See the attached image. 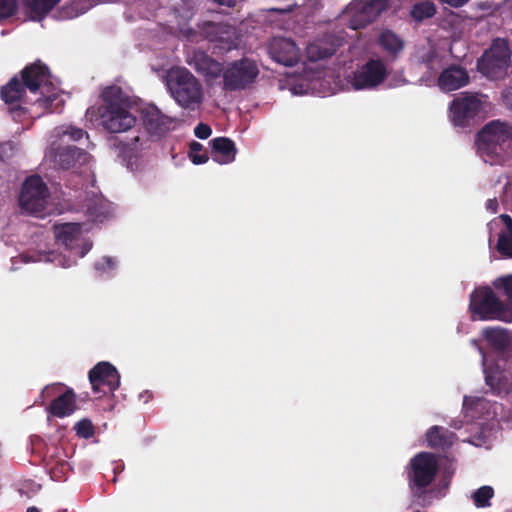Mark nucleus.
Instances as JSON below:
<instances>
[{"instance_id": "49", "label": "nucleus", "mask_w": 512, "mask_h": 512, "mask_svg": "<svg viewBox=\"0 0 512 512\" xmlns=\"http://www.w3.org/2000/svg\"><path fill=\"white\" fill-rule=\"evenodd\" d=\"M207 160H208V157L206 155H199V156L193 155L192 156V161L195 164H202V163H205Z\"/></svg>"}, {"instance_id": "5", "label": "nucleus", "mask_w": 512, "mask_h": 512, "mask_svg": "<svg viewBox=\"0 0 512 512\" xmlns=\"http://www.w3.org/2000/svg\"><path fill=\"white\" fill-rule=\"evenodd\" d=\"M166 86L175 102L186 110L195 111L203 103L202 84L186 68H171L166 75Z\"/></svg>"}, {"instance_id": "14", "label": "nucleus", "mask_w": 512, "mask_h": 512, "mask_svg": "<svg viewBox=\"0 0 512 512\" xmlns=\"http://www.w3.org/2000/svg\"><path fill=\"white\" fill-rule=\"evenodd\" d=\"M483 108L482 96L477 93H463L450 105L451 120L457 126H466Z\"/></svg>"}, {"instance_id": "44", "label": "nucleus", "mask_w": 512, "mask_h": 512, "mask_svg": "<svg viewBox=\"0 0 512 512\" xmlns=\"http://www.w3.org/2000/svg\"><path fill=\"white\" fill-rule=\"evenodd\" d=\"M69 464L65 461H62V462H59L57 464V467H51L50 468V473H51V477L54 478L56 477V471L59 469L61 473L64 472V470H66L68 468Z\"/></svg>"}, {"instance_id": "21", "label": "nucleus", "mask_w": 512, "mask_h": 512, "mask_svg": "<svg viewBox=\"0 0 512 512\" xmlns=\"http://www.w3.org/2000/svg\"><path fill=\"white\" fill-rule=\"evenodd\" d=\"M201 30L210 41L225 44L227 48H230L236 39L235 28L226 23L206 22Z\"/></svg>"}, {"instance_id": "7", "label": "nucleus", "mask_w": 512, "mask_h": 512, "mask_svg": "<svg viewBox=\"0 0 512 512\" xmlns=\"http://www.w3.org/2000/svg\"><path fill=\"white\" fill-rule=\"evenodd\" d=\"M470 307L481 320L510 321L512 319L510 303L506 304L500 300L494 290H473L470 295Z\"/></svg>"}, {"instance_id": "9", "label": "nucleus", "mask_w": 512, "mask_h": 512, "mask_svg": "<svg viewBox=\"0 0 512 512\" xmlns=\"http://www.w3.org/2000/svg\"><path fill=\"white\" fill-rule=\"evenodd\" d=\"M259 75V68L255 61L242 58L233 61L224 68L223 89L226 91H240L253 84Z\"/></svg>"}, {"instance_id": "23", "label": "nucleus", "mask_w": 512, "mask_h": 512, "mask_svg": "<svg viewBox=\"0 0 512 512\" xmlns=\"http://www.w3.org/2000/svg\"><path fill=\"white\" fill-rule=\"evenodd\" d=\"M76 408V395L73 389L67 388L51 401L48 411L55 417L63 418L72 415Z\"/></svg>"}, {"instance_id": "39", "label": "nucleus", "mask_w": 512, "mask_h": 512, "mask_svg": "<svg viewBox=\"0 0 512 512\" xmlns=\"http://www.w3.org/2000/svg\"><path fill=\"white\" fill-rule=\"evenodd\" d=\"M63 387V384H51L47 385L41 392L40 398L42 399V402H44L46 399L54 396L58 390H60Z\"/></svg>"}, {"instance_id": "22", "label": "nucleus", "mask_w": 512, "mask_h": 512, "mask_svg": "<svg viewBox=\"0 0 512 512\" xmlns=\"http://www.w3.org/2000/svg\"><path fill=\"white\" fill-rule=\"evenodd\" d=\"M414 58L430 71H437L443 64L439 48L430 41L417 47Z\"/></svg>"}, {"instance_id": "32", "label": "nucleus", "mask_w": 512, "mask_h": 512, "mask_svg": "<svg viewBox=\"0 0 512 512\" xmlns=\"http://www.w3.org/2000/svg\"><path fill=\"white\" fill-rule=\"evenodd\" d=\"M379 42L385 50L392 54H396L403 49V41L391 31L382 32Z\"/></svg>"}, {"instance_id": "20", "label": "nucleus", "mask_w": 512, "mask_h": 512, "mask_svg": "<svg viewBox=\"0 0 512 512\" xmlns=\"http://www.w3.org/2000/svg\"><path fill=\"white\" fill-rule=\"evenodd\" d=\"M90 159L91 157L86 151L74 146L59 148L54 155L55 163L63 169L87 165Z\"/></svg>"}, {"instance_id": "33", "label": "nucleus", "mask_w": 512, "mask_h": 512, "mask_svg": "<svg viewBox=\"0 0 512 512\" xmlns=\"http://www.w3.org/2000/svg\"><path fill=\"white\" fill-rule=\"evenodd\" d=\"M494 496V489L491 486H481L472 494V500L477 508L491 506V499Z\"/></svg>"}, {"instance_id": "18", "label": "nucleus", "mask_w": 512, "mask_h": 512, "mask_svg": "<svg viewBox=\"0 0 512 512\" xmlns=\"http://www.w3.org/2000/svg\"><path fill=\"white\" fill-rule=\"evenodd\" d=\"M470 81L467 70L459 65L445 68L438 77V86L443 92H451L466 86Z\"/></svg>"}, {"instance_id": "43", "label": "nucleus", "mask_w": 512, "mask_h": 512, "mask_svg": "<svg viewBox=\"0 0 512 512\" xmlns=\"http://www.w3.org/2000/svg\"><path fill=\"white\" fill-rule=\"evenodd\" d=\"M502 100L504 105L512 110V89H507L503 92Z\"/></svg>"}, {"instance_id": "1", "label": "nucleus", "mask_w": 512, "mask_h": 512, "mask_svg": "<svg viewBox=\"0 0 512 512\" xmlns=\"http://www.w3.org/2000/svg\"><path fill=\"white\" fill-rule=\"evenodd\" d=\"M1 98L6 104L16 105L15 110L23 109L22 104H32L48 110L56 111L53 103L59 98V90L53 84L46 65L35 62L21 72V81L13 77L1 88Z\"/></svg>"}, {"instance_id": "34", "label": "nucleus", "mask_w": 512, "mask_h": 512, "mask_svg": "<svg viewBox=\"0 0 512 512\" xmlns=\"http://www.w3.org/2000/svg\"><path fill=\"white\" fill-rule=\"evenodd\" d=\"M56 133L60 137L67 136L72 141H79L83 137L88 138V134L83 129L74 126L58 127Z\"/></svg>"}, {"instance_id": "2", "label": "nucleus", "mask_w": 512, "mask_h": 512, "mask_svg": "<svg viewBox=\"0 0 512 512\" xmlns=\"http://www.w3.org/2000/svg\"><path fill=\"white\" fill-rule=\"evenodd\" d=\"M103 105L90 107L86 119L98 118L99 124L110 133L125 132L136 124V116L131 112L132 101L118 86L106 87L102 94Z\"/></svg>"}, {"instance_id": "31", "label": "nucleus", "mask_w": 512, "mask_h": 512, "mask_svg": "<svg viewBox=\"0 0 512 512\" xmlns=\"http://www.w3.org/2000/svg\"><path fill=\"white\" fill-rule=\"evenodd\" d=\"M435 13L436 7L431 1H422L413 5L410 12L412 18L418 22L433 17Z\"/></svg>"}, {"instance_id": "27", "label": "nucleus", "mask_w": 512, "mask_h": 512, "mask_svg": "<svg viewBox=\"0 0 512 512\" xmlns=\"http://www.w3.org/2000/svg\"><path fill=\"white\" fill-rule=\"evenodd\" d=\"M214 159L220 164L234 161L236 148L232 140L225 137H218L211 141Z\"/></svg>"}, {"instance_id": "13", "label": "nucleus", "mask_w": 512, "mask_h": 512, "mask_svg": "<svg viewBox=\"0 0 512 512\" xmlns=\"http://www.w3.org/2000/svg\"><path fill=\"white\" fill-rule=\"evenodd\" d=\"M410 465L409 480L412 486L426 488L435 479L438 464L434 455L420 452L411 459Z\"/></svg>"}, {"instance_id": "45", "label": "nucleus", "mask_w": 512, "mask_h": 512, "mask_svg": "<svg viewBox=\"0 0 512 512\" xmlns=\"http://www.w3.org/2000/svg\"><path fill=\"white\" fill-rule=\"evenodd\" d=\"M486 209L491 213H496L498 211V201L496 198L488 199L486 201Z\"/></svg>"}, {"instance_id": "28", "label": "nucleus", "mask_w": 512, "mask_h": 512, "mask_svg": "<svg viewBox=\"0 0 512 512\" xmlns=\"http://www.w3.org/2000/svg\"><path fill=\"white\" fill-rule=\"evenodd\" d=\"M95 4V0H70L63 5L56 14L60 20L73 19L88 11Z\"/></svg>"}, {"instance_id": "52", "label": "nucleus", "mask_w": 512, "mask_h": 512, "mask_svg": "<svg viewBox=\"0 0 512 512\" xmlns=\"http://www.w3.org/2000/svg\"><path fill=\"white\" fill-rule=\"evenodd\" d=\"M506 296V299L512 304V290H503Z\"/></svg>"}, {"instance_id": "15", "label": "nucleus", "mask_w": 512, "mask_h": 512, "mask_svg": "<svg viewBox=\"0 0 512 512\" xmlns=\"http://www.w3.org/2000/svg\"><path fill=\"white\" fill-rule=\"evenodd\" d=\"M345 37L342 32L324 33L306 47V55L310 61H320L334 55L336 51L343 46Z\"/></svg>"}, {"instance_id": "29", "label": "nucleus", "mask_w": 512, "mask_h": 512, "mask_svg": "<svg viewBox=\"0 0 512 512\" xmlns=\"http://www.w3.org/2000/svg\"><path fill=\"white\" fill-rule=\"evenodd\" d=\"M60 0H26L28 15L31 20L40 21Z\"/></svg>"}, {"instance_id": "38", "label": "nucleus", "mask_w": 512, "mask_h": 512, "mask_svg": "<svg viewBox=\"0 0 512 512\" xmlns=\"http://www.w3.org/2000/svg\"><path fill=\"white\" fill-rule=\"evenodd\" d=\"M16 7V0H0V20L13 15Z\"/></svg>"}, {"instance_id": "50", "label": "nucleus", "mask_w": 512, "mask_h": 512, "mask_svg": "<svg viewBox=\"0 0 512 512\" xmlns=\"http://www.w3.org/2000/svg\"><path fill=\"white\" fill-rule=\"evenodd\" d=\"M201 148H202V145L200 143H198V142H195V141L192 142L191 145H190V149H191L192 152L199 151V150H201Z\"/></svg>"}, {"instance_id": "36", "label": "nucleus", "mask_w": 512, "mask_h": 512, "mask_svg": "<svg viewBox=\"0 0 512 512\" xmlns=\"http://www.w3.org/2000/svg\"><path fill=\"white\" fill-rule=\"evenodd\" d=\"M116 266V260L109 256L102 257L94 264V268L99 275L110 274L112 271L116 269Z\"/></svg>"}, {"instance_id": "17", "label": "nucleus", "mask_w": 512, "mask_h": 512, "mask_svg": "<svg viewBox=\"0 0 512 512\" xmlns=\"http://www.w3.org/2000/svg\"><path fill=\"white\" fill-rule=\"evenodd\" d=\"M485 383L489 386L491 393L498 397H506L512 392L511 373L501 370L497 365L485 368Z\"/></svg>"}, {"instance_id": "47", "label": "nucleus", "mask_w": 512, "mask_h": 512, "mask_svg": "<svg viewBox=\"0 0 512 512\" xmlns=\"http://www.w3.org/2000/svg\"><path fill=\"white\" fill-rule=\"evenodd\" d=\"M501 220L504 222V224L506 225L508 231L507 232H511L512 231V218L507 215V214H502L500 216Z\"/></svg>"}, {"instance_id": "4", "label": "nucleus", "mask_w": 512, "mask_h": 512, "mask_svg": "<svg viewBox=\"0 0 512 512\" xmlns=\"http://www.w3.org/2000/svg\"><path fill=\"white\" fill-rule=\"evenodd\" d=\"M477 149L484 162L498 164L512 147V125L500 120L487 123L477 135Z\"/></svg>"}, {"instance_id": "8", "label": "nucleus", "mask_w": 512, "mask_h": 512, "mask_svg": "<svg viewBox=\"0 0 512 512\" xmlns=\"http://www.w3.org/2000/svg\"><path fill=\"white\" fill-rule=\"evenodd\" d=\"M389 0H352L341 16L353 30L365 28L388 9Z\"/></svg>"}, {"instance_id": "24", "label": "nucleus", "mask_w": 512, "mask_h": 512, "mask_svg": "<svg viewBox=\"0 0 512 512\" xmlns=\"http://www.w3.org/2000/svg\"><path fill=\"white\" fill-rule=\"evenodd\" d=\"M81 209L91 218L92 221H102L107 213V205L102 195L92 191L85 194V200Z\"/></svg>"}, {"instance_id": "42", "label": "nucleus", "mask_w": 512, "mask_h": 512, "mask_svg": "<svg viewBox=\"0 0 512 512\" xmlns=\"http://www.w3.org/2000/svg\"><path fill=\"white\" fill-rule=\"evenodd\" d=\"M494 288H512V274L501 276L493 282Z\"/></svg>"}, {"instance_id": "12", "label": "nucleus", "mask_w": 512, "mask_h": 512, "mask_svg": "<svg viewBox=\"0 0 512 512\" xmlns=\"http://www.w3.org/2000/svg\"><path fill=\"white\" fill-rule=\"evenodd\" d=\"M387 76L385 64L378 59H371L358 68L348 79L355 90L373 89L379 86Z\"/></svg>"}, {"instance_id": "54", "label": "nucleus", "mask_w": 512, "mask_h": 512, "mask_svg": "<svg viewBox=\"0 0 512 512\" xmlns=\"http://www.w3.org/2000/svg\"><path fill=\"white\" fill-rule=\"evenodd\" d=\"M26 512H40V510L37 507H29Z\"/></svg>"}, {"instance_id": "30", "label": "nucleus", "mask_w": 512, "mask_h": 512, "mask_svg": "<svg viewBox=\"0 0 512 512\" xmlns=\"http://www.w3.org/2000/svg\"><path fill=\"white\" fill-rule=\"evenodd\" d=\"M484 336L499 351L505 350L510 345V336L505 329L488 328L484 331Z\"/></svg>"}, {"instance_id": "51", "label": "nucleus", "mask_w": 512, "mask_h": 512, "mask_svg": "<svg viewBox=\"0 0 512 512\" xmlns=\"http://www.w3.org/2000/svg\"><path fill=\"white\" fill-rule=\"evenodd\" d=\"M138 142H140V137L139 136H136L134 139H133V142L130 144V149L131 150H137L138 149Z\"/></svg>"}, {"instance_id": "41", "label": "nucleus", "mask_w": 512, "mask_h": 512, "mask_svg": "<svg viewBox=\"0 0 512 512\" xmlns=\"http://www.w3.org/2000/svg\"><path fill=\"white\" fill-rule=\"evenodd\" d=\"M484 402L485 400L483 398L465 396L463 400V406L467 410L474 409L478 406H481Z\"/></svg>"}, {"instance_id": "11", "label": "nucleus", "mask_w": 512, "mask_h": 512, "mask_svg": "<svg viewBox=\"0 0 512 512\" xmlns=\"http://www.w3.org/2000/svg\"><path fill=\"white\" fill-rule=\"evenodd\" d=\"M88 378L92 391L99 397L113 393L120 386V374L110 362H98L90 369Z\"/></svg>"}, {"instance_id": "10", "label": "nucleus", "mask_w": 512, "mask_h": 512, "mask_svg": "<svg viewBox=\"0 0 512 512\" xmlns=\"http://www.w3.org/2000/svg\"><path fill=\"white\" fill-rule=\"evenodd\" d=\"M49 190L38 175L28 177L23 183L19 197L22 209L30 214L40 216L48 203Z\"/></svg>"}, {"instance_id": "46", "label": "nucleus", "mask_w": 512, "mask_h": 512, "mask_svg": "<svg viewBox=\"0 0 512 512\" xmlns=\"http://www.w3.org/2000/svg\"><path fill=\"white\" fill-rule=\"evenodd\" d=\"M442 3H446L452 7H460L467 3L469 0H440Z\"/></svg>"}, {"instance_id": "26", "label": "nucleus", "mask_w": 512, "mask_h": 512, "mask_svg": "<svg viewBox=\"0 0 512 512\" xmlns=\"http://www.w3.org/2000/svg\"><path fill=\"white\" fill-rule=\"evenodd\" d=\"M455 434L440 426H432L426 433L428 446L433 449L446 450L453 444Z\"/></svg>"}, {"instance_id": "37", "label": "nucleus", "mask_w": 512, "mask_h": 512, "mask_svg": "<svg viewBox=\"0 0 512 512\" xmlns=\"http://www.w3.org/2000/svg\"><path fill=\"white\" fill-rule=\"evenodd\" d=\"M74 429L76 431L77 436L85 439L91 438L95 433V429L91 420L86 418L78 421L75 424Z\"/></svg>"}, {"instance_id": "53", "label": "nucleus", "mask_w": 512, "mask_h": 512, "mask_svg": "<svg viewBox=\"0 0 512 512\" xmlns=\"http://www.w3.org/2000/svg\"><path fill=\"white\" fill-rule=\"evenodd\" d=\"M6 146H9V148L12 149V146L10 143L0 145V159L3 158L2 152L6 149Z\"/></svg>"}, {"instance_id": "6", "label": "nucleus", "mask_w": 512, "mask_h": 512, "mask_svg": "<svg viewBox=\"0 0 512 512\" xmlns=\"http://www.w3.org/2000/svg\"><path fill=\"white\" fill-rule=\"evenodd\" d=\"M511 66V50L507 40L495 39L477 61L478 71L491 80L504 79Z\"/></svg>"}, {"instance_id": "16", "label": "nucleus", "mask_w": 512, "mask_h": 512, "mask_svg": "<svg viewBox=\"0 0 512 512\" xmlns=\"http://www.w3.org/2000/svg\"><path fill=\"white\" fill-rule=\"evenodd\" d=\"M271 58L284 66L295 65L300 58V50L297 45L288 38L275 37L268 46Z\"/></svg>"}, {"instance_id": "19", "label": "nucleus", "mask_w": 512, "mask_h": 512, "mask_svg": "<svg viewBox=\"0 0 512 512\" xmlns=\"http://www.w3.org/2000/svg\"><path fill=\"white\" fill-rule=\"evenodd\" d=\"M143 123L151 134L161 135L168 132L174 118L163 114L155 105H149L142 111Z\"/></svg>"}, {"instance_id": "40", "label": "nucleus", "mask_w": 512, "mask_h": 512, "mask_svg": "<svg viewBox=\"0 0 512 512\" xmlns=\"http://www.w3.org/2000/svg\"><path fill=\"white\" fill-rule=\"evenodd\" d=\"M194 133L199 139H207L211 135L212 130L207 124L199 123L194 129Z\"/></svg>"}, {"instance_id": "35", "label": "nucleus", "mask_w": 512, "mask_h": 512, "mask_svg": "<svg viewBox=\"0 0 512 512\" xmlns=\"http://www.w3.org/2000/svg\"><path fill=\"white\" fill-rule=\"evenodd\" d=\"M497 250L501 255L512 258V231L499 235Z\"/></svg>"}, {"instance_id": "25", "label": "nucleus", "mask_w": 512, "mask_h": 512, "mask_svg": "<svg viewBox=\"0 0 512 512\" xmlns=\"http://www.w3.org/2000/svg\"><path fill=\"white\" fill-rule=\"evenodd\" d=\"M194 68L206 78V81L216 79L220 75L223 76L224 72V68L219 62L203 53L195 55Z\"/></svg>"}, {"instance_id": "3", "label": "nucleus", "mask_w": 512, "mask_h": 512, "mask_svg": "<svg viewBox=\"0 0 512 512\" xmlns=\"http://www.w3.org/2000/svg\"><path fill=\"white\" fill-rule=\"evenodd\" d=\"M57 242L63 245L69 255L55 251L39 252L32 255H22L23 262L46 261L67 268L75 263L76 257H84L92 248V243L83 236L82 225L79 223H64L55 226Z\"/></svg>"}, {"instance_id": "48", "label": "nucleus", "mask_w": 512, "mask_h": 512, "mask_svg": "<svg viewBox=\"0 0 512 512\" xmlns=\"http://www.w3.org/2000/svg\"><path fill=\"white\" fill-rule=\"evenodd\" d=\"M214 1L221 6H226L229 8L235 7L237 4V0H214Z\"/></svg>"}]
</instances>
